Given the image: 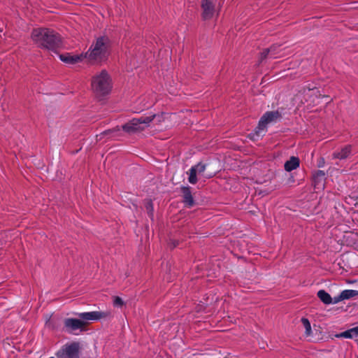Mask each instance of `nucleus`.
I'll return each mask as SVG.
<instances>
[{"label":"nucleus","instance_id":"1","mask_svg":"<svg viewBox=\"0 0 358 358\" xmlns=\"http://www.w3.org/2000/svg\"><path fill=\"white\" fill-rule=\"evenodd\" d=\"M31 38L38 48L52 51L56 50L62 45V38L59 34L49 28L34 29L31 34Z\"/></svg>","mask_w":358,"mask_h":358},{"label":"nucleus","instance_id":"2","mask_svg":"<svg viewBox=\"0 0 358 358\" xmlns=\"http://www.w3.org/2000/svg\"><path fill=\"white\" fill-rule=\"evenodd\" d=\"M81 319L66 318L64 321V325L66 330L69 332H73L80 329L83 331L87 325L88 320H99L100 319L109 317L111 316V312L107 311H93L87 313H80L78 314Z\"/></svg>","mask_w":358,"mask_h":358},{"label":"nucleus","instance_id":"3","mask_svg":"<svg viewBox=\"0 0 358 358\" xmlns=\"http://www.w3.org/2000/svg\"><path fill=\"white\" fill-rule=\"evenodd\" d=\"M108 38L104 36L99 37L85 54L84 57L92 63L101 62L106 59L108 55Z\"/></svg>","mask_w":358,"mask_h":358},{"label":"nucleus","instance_id":"4","mask_svg":"<svg viewBox=\"0 0 358 358\" xmlns=\"http://www.w3.org/2000/svg\"><path fill=\"white\" fill-rule=\"evenodd\" d=\"M91 87L94 94L101 97L108 94L112 90V79L106 70L95 74L92 78Z\"/></svg>","mask_w":358,"mask_h":358},{"label":"nucleus","instance_id":"5","mask_svg":"<svg viewBox=\"0 0 358 358\" xmlns=\"http://www.w3.org/2000/svg\"><path fill=\"white\" fill-rule=\"evenodd\" d=\"M157 117V115L151 116L141 117L139 118H133L129 122L122 125V129L127 134H131L142 131L150 126V124Z\"/></svg>","mask_w":358,"mask_h":358},{"label":"nucleus","instance_id":"6","mask_svg":"<svg viewBox=\"0 0 358 358\" xmlns=\"http://www.w3.org/2000/svg\"><path fill=\"white\" fill-rule=\"evenodd\" d=\"M79 350V343L73 342L64 345L62 348L56 353V356L57 358H80Z\"/></svg>","mask_w":358,"mask_h":358},{"label":"nucleus","instance_id":"7","mask_svg":"<svg viewBox=\"0 0 358 358\" xmlns=\"http://www.w3.org/2000/svg\"><path fill=\"white\" fill-rule=\"evenodd\" d=\"M206 168V165L201 162H199L196 165L193 166L189 169V172H187V173L189 174L188 181L191 184H196L198 180L197 178H196V175L201 176L206 178H212L213 176V173H205Z\"/></svg>","mask_w":358,"mask_h":358},{"label":"nucleus","instance_id":"8","mask_svg":"<svg viewBox=\"0 0 358 358\" xmlns=\"http://www.w3.org/2000/svg\"><path fill=\"white\" fill-rule=\"evenodd\" d=\"M281 117L278 111L266 112L260 119L258 126L255 129L257 135H259L262 130H264L268 124L275 122Z\"/></svg>","mask_w":358,"mask_h":358},{"label":"nucleus","instance_id":"9","mask_svg":"<svg viewBox=\"0 0 358 358\" xmlns=\"http://www.w3.org/2000/svg\"><path fill=\"white\" fill-rule=\"evenodd\" d=\"M201 7L202 10V18L204 20L211 19L215 12V6L213 2L209 0H202Z\"/></svg>","mask_w":358,"mask_h":358},{"label":"nucleus","instance_id":"10","mask_svg":"<svg viewBox=\"0 0 358 358\" xmlns=\"http://www.w3.org/2000/svg\"><path fill=\"white\" fill-rule=\"evenodd\" d=\"M84 55H73L70 53H65L59 55L60 59L66 64H74L83 60Z\"/></svg>","mask_w":358,"mask_h":358},{"label":"nucleus","instance_id":"11","mask_svg":"<svg viewBox=\"0 0 358 358\" xmlns=\"http://www.w3.org/2000/svg\"><path fill=\"white\" fill-rule=\"evenodd\" d=\"M181 192L183 195V202L188 207H192L194 204V201L192 195L189 187H182Z\"/></svg>","mask_w":358,"mask_h":358},{"label":"nucleus","instance_id":"12","mask_svg":"<svg viewBox=\"0 0 358 358\" xmlns=\"http://www.w3.org/2000/svg\"><path fill=\"white\" fill-rule=\"evenodd\" d=\"M352 152V146L350 145H345L340 150L336 151L333 153V158L345 159L348 157Z\"/></svg>","mask_w":358,"mask_h":358},{"label":"nucleus","instance_id":"13","mask_svg":"<svg viewBox=\"0 0 358 358\" xmlns=\"http://www.w3.org/2000/svg\"><path fill=\"white\" fill-rule=\"evenodd\" d=\"M300 161L296 157H291L288 161L285 163L284 167L285 171L289 172L299 166Z\"/></svg>","mask_w":358,"mask_h":358},{"label":"nucleus","instance_id":"14","mask_svg":"<svg viewBox=\"0 0 358 358\" xmlns=\"http://www.w3.org/2000/svg\"><path fill=\"white\" fill-rule=\"evenodd\" d=\"M120 130H121L120 127H116L112 129H108V130L103 131L100 135H96V138L98 140H101V136H105V135H110V136L113 137V138L119 137L121 136Z\"/></svg>","mask_w":358,"mask_h":358},{"label":"nucleus","instance_id":"15","mask_svg":"<svg viewBox=\"0 0 358 358\" xmlns=\"http://www.w3.org/2000/svg\"><path fill=\"white\" fill-rule=\"evenodd\" d=\"M325 179V173L324 171L318 170L313 174V180L314 185H319Z\"/></svg>","mask_w":358,"mask_h":358},{"label":"nucleus","instance_id":"16","mask_svg":"<svg viewBox=\"0 0 358 358\" xmlns=\"http://www.w3.org/2000/svg\"><path fill=\"white\" fill-rule=\"evenodd\" d=\"M317 296L324 304H330L332 303L331 296L323 289L317 292Z\"/></svg>","mask_w":358,"mask_h":358},{"label":"nucleus","instance_id":"17","mask_svg":"<svg viewBox=\"0 0 358 358\" xmlns=\"http://www.w3.org/2000/svg\"><path fill=\"white\" fill-rule=\"evenodd\" d=\"M357 296H358V291L352 289H345L340 294V298L343 299L344 300L349 299Z\"/></svg>","mask_w":358,"mask_h":358},{"label":"nucleus","instance_id":"18","mask_svg":"<svg viewBox=\"0 0 358 358\" xmlns=\"http://www.w3.org/2000/svg\"><path fill=\"white\" fill-rule=\"evenodd\" d=\"M145 207L146 208L147 213L150 218L153 217V204L152 201L150 199H147L145 201Z\"/></svg>","mask_w":358,"mask_h":358},{"label":"nucleus","instance_id":"19","mask_svg":"<svg viewBox=\"0 0 358 358\" xmlns=\"http://www.w3.org/2000/svg\"><path fill=\"white\" fill-rule=\"evenodd\" d=\"M354 336H355V329H350L349 330H347L345 331H343L339 335H338V337H343L346 338H352Z\"/></svg>","mask_w":358,"mask_h":358},{"label":"nucleus","instance_id":"20","mask_svg":"<svg viewBox=\"0 0 358 358\" xmlns=\"http://www.w3.org/2000/svg\"><path fill=\"white\" fill-rule=\"evenodd\" d=\"M301 322L306 329V334L310 335L311 333V326L309 320L307 318L303 317L301 318Z\"/></svg>","mask_w":358,"mask_h":358},{"label":"nucleus","instance_id":"21","mask_svg":"<svg viewBox=\"0 0 358 358\" xmlns=\"http://www.w3.org/2000/svg\"><path fill=\"white\" fill-rule=\"evenodd\" d=\"M279 48V45H273L271 46L269 48L266 49V53H271V57L273 58H276V55L278 53V49Z\"/></svg>","mask_w":358,"mask_h":358},{"label":"nucleus","instance_id":"22","mask_svg":"<svg viewBox=\"0 0 358 358\" xmlns=\"http://www.w3.org/2000/svg\"><path fill=\"white\" fill-rule=\"evenodd\" d=\"M124 304L123 300L120 296H115L113 305L117 307H122Z\"/></svg>","mask_w":358,"mask_h":358},{"label":"nucleus","instance_id":"23","mask_svg":"<svg viewBox=\"0 0 358 358\" xmlns=\"http://www.w3.org/2000/svg\"><path fill=\"white\" fill-rule=\"evenodd\" d=\"M268 55L271 56V53H266V49H265L261 54V59H264L266 58Z\"/></svg>","mask_w":358,"mask_h":358},{"label":"nucleus","instance_id":"24","mask_svg":"<svg viewBox=\"0 0 358 358\" xmlns=\"http://www.w3.org/2000/svg\"><path fill=\"white\" fill-rule=\"evenodd\" d=\"M343 300H344V299H341L340 298V294H339L338 296L335 297L334 299V300L332 299V303H338V302H339L341 301H343Z\"/></svg>","mask_w":358,"mask_h":358},{"label":"nucleus","instance_id":"25","mask_svg":"<svg viewBox=\"0 0 358 358\" xmlns=\"http://www.w3.org/2000/svg\"><path fill=\"white\" fill-rule=\"evenodd\" d=\"M355 329V336H357L358 335V326L356 327H354Z\"/></svg>","mask_w":358,"mask_h":358},{"label":"nucleus","instance_id":"26","mask_svg":"<svg viewBox=\"0 0 358 358\" xmlns=\"http://www.w3.org/2000/svg\"><path fill=\"white\" fill-rule=\"evenodd\" d=\"M322 162H320V164L318 165L320 167L322 166Z\"/></svg>","mask_w":358,"mask_h":358},{"label":"nucleus","instance_id":"27","mask_svg":"<svg viewBox=\"0 0 358 358\" xmlns=\"http://www.w3.org/2000/svg\"><path fill=\"white\" fill-rule=\"evenodd\" d=\"M322 162H320V164L318 165L320 167L322 166Z\"/></svg>","mask_w":358,"mask_h":358},{"label":"nucleus","instance_id":"28","mask_svg":"<svg viewBox=\"0 0 358 358\" xmlns=\"http://www.w3.org/2000/svg\"><path fill=\"white\" fill-rule=\"evenodd\" d=\"M176 246V244H173V248H175Z\"/></svg>","mask_w":358,"mask_h":358},{"label":"nucleus","instance_id":"29","mask_svg":"<svg viewBox=\"0 0 358 358\" xmlns=\"http://www.w3.org/2000/svg\"><path fill=\"white\" fill-rule=\"evenodd\" d=\"M50 358H55V357H50Z\"/></svg>","mask_w":358,"mask_h":358}]
</instances>
